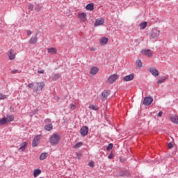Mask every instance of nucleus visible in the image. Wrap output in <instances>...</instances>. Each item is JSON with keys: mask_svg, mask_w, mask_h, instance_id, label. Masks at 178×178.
I'll return each instance as SVG.
<instances>
[{"mask_svg": "<svg viewBox=\"0 0 178 178\" xmlns=\"http://www.w3.org/2000/svg\"><path fill=\"white\" fill-rule=\"evenodd\" d=\"M60 135L59 134H54L49 138V141L51 145H58L60 142Z\"/></svg>", "mask_w": 178, "mask_h": 178, "instance_id": "nucleus-1", "label": "nucleus"}, {"mask_svg": "<svg viewBox=\"0 0 178 178\" xmlns=\"http://www.w3.org/2000/svg\"><path fill=\"white\" fill-rule=\"evenodd\" d=\"M118 79H119V75H118V74H114L108 78L107 83L109 84H113V83H115Z\"/></svg>", "mask_w": 178, "mask_h": 178, "instance_id": "nucleus-2", "label": "nucleus"}, {"mask_svg": "<svg viewBox=\"0 0 178 178\" xmlns=\"http://www.w3.org/2000/svg\"><path fill=\"white\" fill-rule=\"evenodd\" d=\"M161 34V31L158 29H154L151 33V38L153 40H156L158 37H159V35Z\"/></svg>", "mask_w": 178, "mask_h": 178, "instance_id": "nucleus-3", "label": "nucleus"}, {"mask_svg": "<svg viewBox=\"0 0 178 178\" xmlns=\"http://www.w3.org/2000/svg\"><path fill=\"white\" fill-rule=\"evenodd\" d=\"M8 56L10 60H15L16 58V52H15V50L10 49L8 52Z\"/></svg>", "mask_w": 178, "mask_h": 178, "instance_id": "nucleus-4", "label": "nucleus"}, {"mask_svg": "<svg viewBox=\"0 0 178 178\" xmlns=\"http://www.w3.org/2000/svg\"><path fill=\"white\" fill-rule=\"evenodd\" d=\"M40 140H41V135H37L33 140L32 147H37L40 144Z\"/></svg>", "mask_w": 178, "mask_h": 178, "instance_id": "nucleus-5", "label": "nucleus"}, {"mask_svg": "<svg viewBox=\"0 0 178 178\" xmlns=\"http://www.w3.org/2000/svg\"><path fill=\"white\" fill-rule=\"evenodd\" d=\"M45 87V83L38 82L36 83V87L35 88V91H42V88Z\"/></svg>", "mask_w": 178, "mask_h": 178, "instance_id": "nucleus-6", "label": "nucleus"}, {"mask_svg": "<svg viewBox=\"0 0 178 178\" xmlns=\"http://www.w3.org/2000/svg\"><path fill=\"white\" fill-rule=\"evenodd\" d=\"M78 19L83 23L87 22V14L86 13H81L78 14Z\"/></svg>", "mask_w": 178, "mask_h": 178, "instance_id": "nucleus-7", "label": "nucleus"}, {"mask_svg": "<svg viewBox=\"0 0 178 178\" xmlns=\"http://www.w3.org/2000/svg\"><path fill=\"white\" fill-rule=\"evenodd\" d=\"M80 133L83 137H86V136L88 134V127L87 126L82 127L81 128Z\"/></svg>", "mask_w": 178, "mask_h": 178, "instance_id": "nucleus-8", "label": "nucleus"}, {"mask_svg": "<svg viewBox=\"0 0 178 178\" xmlns=\"http://www.w3.org/2000/svg\"><path fill=\"white\" fill-rule=\"evenodd\" d=\"M142 55H145V56H148V58H152V51L149 49H143L141 51Z\"/></svg>", "mask_w": 178, "mask_h": 178, "instance_id": "nucleus-9", "label": "nucleus"}, {"mask_svg": "<svg viewBox=\"0 0 178 178\" xmlns=\"http://www.w3.org/2000/svg\"><path fill=\"white\" fill-rule=\"evenodd\" d=\"M154 99L152 97H146L143 100V105L149 106L152 104Z\"/></svg>", "mask_w": 178, "mask_h": 178, "instance_id": "nucleus-10", "label": "nucleus"}, {"mask_svg": "<svg viewBox=\"0 0 178 178\" xmlns=\"http://www.w3.org/2000/svg\"><path fill=\"white\" fill-rule=\"evenodd\" d=\"M104 22H105V19L104 18H98L95 20L94 26L95 27H98V26H102Z\"/></svg>", "mask_w": 178, "mask_h": 178, "instance_id": "nucleus-11", "label": "nucleus"}, {"mask_svg": "<svg viewBox=\"0 0 178 178\" xmlns=\"http://www.w3.org/2000/svg\"><path fill=\"white\" fill-rule=\"evenodd\" d=\"M149 72H151L152 76H154L155 77H156V76H159V71H158V69H156V67H150L149 69Z\"/></svg>", "mask_w": 178, "mask_h": 178, "instance_id": "nucleus-12", "label": "nucleus"}, {"mask_svg": "<svg viewBox=\"0 0 178 178\" xmlns=\"http://www.w3.org/2000/svg\"><path fill=\"white\" fill-rule=\"evenodd\" d=\"M98 72H99V68L97 67H92L89 73L91 74V76H95V74H98Z\"/></svg>", "mask_w": 178, "mask_h": 178, "instance_id": "nucleus-13", "label": "nucleus"}, {"mask_svg": "<svg viewBox=\"0 0 178 178\" xmlns=\"http://www.w3.org/2000/svg\"><path fill=\"white\" fill-rule=\"evenodd\" d=\"M170 120L172 123H175V124H178V115H171L170 116Z\"/></svg>", "mask_w": 178, "mask_h": 178, "instance_id": "nucleus-14", "label": "nucleus"}, {"mask_svg": "<svg viewBox=\"0 0 178 178\" xmlns=\"http://www.w3.org/2000/svg\"><path fill=\"white\" fill-rule=\"evenodd\" d=\"M48 54H51V55H56L58 54V49L55 47H51L47 49Z\"/></svg>", "mask_w": 178, "mask_h": 178, "instance_id": "nucleus-15", "label": "nucleus"}, {"mask_svg": "<svg viewBox=\"0 0 178 178\" xmlns=\"http://www.w3.org/2000/svg\"><path fill=\"white\" fill-rule=\"evenodd\" d=\"M134 79V74L127 75L124 77V81H131Z\"/></svg>", "mask_w": 178, "mask_h": 178, "instance_id": "nucleus-16", "label": "nucleus"}, {"mask_svg": "<svg viewBox=\"0 0 178 178\" xmlns=\"http://www.w3.org/2000/svg\"><path fill=\"white\" fill-rule=\"evenodd\" d=\"M26 147H27V143L24 142L20 144L19 151H20V152H24V150L26 149Z\"/></svg>", "mask_w": 178, "mask_h": 178, "instance_id": "nucleus-17", "label": "nucleus"}, {"mask_svg": "<svg viewBox=\"0 0 178 178\" xmlns=\"http://www.w3.org/2000/svg\"><path fill=\"white\" fill-rule=\"evenodd\" d=\"M108 41H109L108 38H102L99 40V42H100L101 45H106V44H108Z\"/></svg>", "mask_w": 178, "mask_h": 178, "instance_id": "nucleus-18", "label": "nucleus"}, {"mask_svg": "<svg viewBox=\"0 0 178 178\" xmlns=\"http://www.w3.org/2000/svg\"><path fill=\"white\" fill-rule=\"evenodd\" d=\"M38 41V38L37 36H35V37L31 38L29 42V44H37Z\"/></svg>", "mask_w": 178, "mask_h": 178, "instance_id": "nucleus-19", "label": "nucleus"}, {"mask_svg": "<svg viewBox=\"0 0 178 178\" xmlns=\"http://www.w3.org/2000/svg\"><path fill=\"white\" fill-rule=\"evenodd\" d=\"M86 10H90V11L94 10V3H90L88 4V5H86Z\"/></svg>", "mask_w": 178, "mask_h": 178, "instance_id": "nucleus-20", "label": "nucleus"}, {"mask_svg": "<svg viewBox=\"0 0 178 178\" xmlns=\"http://www.w3.org/2000/svg\"><path fill=\"white\" fill-rule=\"evenodd\" d=\"M110 94H111V91H109V90H104V91L102 93V95L103 98H104L105 99H106V98H108V97L109 96Z\"/></svg>", "mask_w": 178, "mask_h": 178, "instance_id": "nucleus-21", "label": "nucleus"}, {"mask_svg": "<svg viewBox=\"0 0 178 178\" xmlns=\"http://www.w3.org/2000/svg\"><path fill=\"white\" fill-rule=\"evenodd\" d=\"M147 26H148V23L147 22H143L139 24L140 30H144Z\"/></svg>", "mask_w": 178, "mask_h": 178, "instance_id": "nucleus-22", "label": "nucleus"}, {"mask_svg": "<svg viewBox=\"0 0 178 178\" xmlns=\"http://www.w3.org/2000/svg\"><path fill=\"white\" fill-rule=\"evenodd\" d=\"M41 175V170L40 169H35L33 170V177H37Z\"/></svg>", "mask_w": 178, "mask_h": 178, "instance_id": "nucleus-23", "label": "nucleus"}, {"mask_svg": "<svg viewBox=\"0 0 178 178\" xmlns=\"http://www.w3.org/2000/svg\"><path fill=\"white\" fill-rule=\"evenodd\" d=\"M168 76H163L162 78H160L158 81L156 82L157 84H162L165 81V80H167Z\"/></svg>", "mask_w": 178, "mask_h": 178, "instance_id": "nucleus-24", "label": "nucleus"}, {"mask_svg": "<svg viewBox=\"0 0 178 178\" xmlns=\"http://www.w3.org/2000/svg\"><path fill=\"white\" fill-rule=\"evenodd\" d=\"M7 122H13L15 120V117L12 115H8L7 117L6 118Z\"/></svg>", "mask_w": 178, "mask_h": 178, "instance_id": "nucleus-25", "label": "nucleus"}, {"mask_svg": "<svg viewBox=\"0 0 178 178\" xmlns=\"http://www.w3.org/2000/svg\"><path fill=\"white\" fill-rule=\"evenodd\" d=\"M82 145H83V143L82 142H79L74 145L73 148L74 149H77V148H80V147H82Z\"/></svg>", "mask_w": 178, "mask_h": 178, "instance_id": "nucleus-26", "label": "nucleus"}, {"mask_svg": "<svg viewBox=\"0 0 178 178\" xmlns=\"http://www.w3.org/2000/svg\"><path fill=\"white\" fill-rule=\"evenodd\" d=\"M89 109H91L92 111H98V107L94 104H90L88 106Z\"/></svg>", "mask_w": 178, "mask_h": 178, "instance_id": "nucleus-27", "label": "nucleus"}, {"mask_svg": "<svg viewBox=\"0 0 178 178\" xmlns=\"http://www.w3.org/2000/svg\"><path fill=\"white\" fill-rule=\"evenodd\" d=\"M41 9H42V6H41L40 4H37L35 7V12H41Z\"/></svg>", "mask_w": 178, "mask_h": 178, "instance_id": "nucleus-28", "label": "nucleus"}, {"mask_svg": "<svg viewBox=\"0 0 178 178\" xmlns=\"http://www.w3.org/2000/svg\"><path fill=\"white\" fill-rule=\"evenodd\" d=\"M59 77H60V75L59 74H56L51 77V79H52L53 81H56V80H58V79H59Z\"/></svg>", "mask_w": 178, "mask_h": 178, "instance_id": "nucleus-29", "label": "nucleus"}, {"mask_svg": "<svg viewBox=\"0 0 178 178\" xmlns=\"http://www.w3.org/2000/svg\"><path fill=\"white\" fill-rule=\"evenodd\" d=\"M52 129H54V127L52 126L51 124H49L45 127V130H47V131H51Z\"/></svg>", "mask_w": 178, "mask_h": 178, "instance_id": "nucleus-30", "label": "nucleus"}, {"mask_svg": "<svg viewBox=\"0 0 178 178\" xmlns=\"http://www.w3.org/2000/svg\"><path fill=\"white\" fill-rule=\"evenodd\" d=\"M47 153H42L40 156V161H44V159H47Z\"/></svg>", "mask_w": 178, "mask_h": 178, "instance_id": "nucleus-31", "label": "nucleus"}, {"mask_svg": "<svg viewBox=\"0 0 178 178\" xmlns=\"http://www.w3.org/2000/svg\"><path fill=\"white\" fill-rule=\"evenodd\" d=\"M136 67H143V63L141 62V60H138L136 62Z\"/></svg>", "mask_w": 178, "mask_h": 178, "instance_id": "nucleus-32", "label": "nucleus"}, {"mask_svg": "<svg viewBox=\"0 0 178 178\" xmlns=\"http://www.w3.org/2000/svg\"><path fill=\"white\" fill-rule=\"evenodd\" d=\"M7 122H8V121L6 120V118H3L0 120V124L3 125V124H6V123H7Z\"/></svg>", "mask_w": 178, "mask_h": 178, "instance_id": "nucleus-33", "label": "nucleus"}, {"mask_svg": "<svg viewBox=\"0 0 178 178\" xmlns=\"http://www.w3.org/2000/svg\"><path fill=\"white\" fill-rule=\"evenodd\" d=\"M6 98H8V96L6 95H3L0 92V100L6 99Z\"/></svg>", "mask_w": 178, "mask_h": 178, "instance_id": "nucleus-34", "label": "nucleus"}, {"mask_svg": "<svg viewBox=\"0 0 178 178\" xmlns=\"http://www.w3.org/2000/svg\"><path fill=\"white\" fill-rule=\"evenodd\" d=\"M28 9L29 10L33 11L34 10V6L31 3L29 4Z\"/></svg>", "mask_w": 178, "mask_h": 178, "instance_id": "nucleus-35", "label": "nucleus"}, {"mask_svg": "<svg viewBox=\"0 0 178 178\" xmlns=\"http://www.w3.org/2000/svg\"><path fill=\"white\" fill-rule=\"evenodd\" d=\"M112 148H113V144L110 143L108 147H106L107 151H111V149H112Z\"/></svg>", "mask_w": 178, "mask_h": 178, "instance_id": "nucleus-36", "label": "nucleus"}, {"mask_svg": "<svg viewBox=\"0 0 178 178\" xmlns=\"http://www.w3.org/2000/svg\"><path fill=\"white\" fill-rule=\"evenodd\" d=\"M88 166H90V168H94V166H95V163H94V161H90L88 163Z\"/></svg>", "mask_w": 178, "mask_h": 178, "instance_id": "nucleus-37", "label": "nucleus"}, {"mask_svg": "<svg viewBox=\"0 0 178 178\" xmlns=\"http://www.w3.org/2000/svg\"><path fill=\"white\" fill-rule=\"evenodd\" d=\"M28 88H33L34 87V83H31L27 85Z\"/></svg>", "mask_w": 178, "mask_h": 178, "instance_id": "nucleus-38", "label": "nucleus"}, {"mask_svg": "<svg viewBox=\"0 0 178 178\" xmlns=\"http://www.w3.org/2000/svg\"><path fill=\"white\" fill-rule=\"evenodd\" d=\"M76 159H81V154L76 153Z\"/></svg>", "mask_w": 178, "mask_h": 178, "instance_id": "nucleus-39", "label": "nucleus"}, {"mask_svg": "<svg viewBox=\"0 0 178 178\" xmlns=\"http://www.w3.org/2000/svg\"><path fill=\"white\" fill-rule=\"evenodd\" d=\"M168 147L170 149H172V148L173 147V144H172L171 143H168Z\"/></svg>", "mask_w": 178, "mask_h": 178, "instance_id": "nucleus-40", "label": "nucleus"}, {"mask_svg": "<svg viewBox=\"0 0 178 178\" xmlns=\"http://www.w3.org/2000/svg\"><path fill=\"white\" fill-rule=\"evenodd\" d=\"M44 70H38V73L39 74H44Z\"/></svg>", "mask_w": 178, "mask_h": 178, "instance_id": "nucleus-41", "label": "nucleus"}, {"mask_svg": "<svg viewBox=\"0 0 178 178\" xmlns=\"http://www.w3.org/2000/svg\"><path fill=\"white\" fill-rule=\"evenodd\" d=\"M27 35L28 37H30V35H31V34H33V32H31V31H27Z\"/></svg>", "mask_w": 178, "mask_h": 178, "instance_id": "nucleus-42", "label": "nucleus"}, {"mask_svg": "<svg viewBox=\"0 0 178 178\" xmlns=\"http://www.w3.org/2000/svg\"><path fill=\"white\" fill-rule=\"evenodd\" d=\"M70 108L72 109V110H74V109H76V106L74 104H71L70 105Z\"/></svg>", "mask_w": 178, "mask_h": 178, "instance_id": "nucleus-43", "label": "nucleus"}, {"mask_svg": "<svg viewBox=\"0 0 178 178\" xmlns=\"http://www.w3.org/2000/svg\"><path fill=\"white\" fill-rule=\"evenodd\" d=\"M18 70H13L11 71V73H13V74H15V73H17Z\"/></svg>", "mask_w": 178, "mask_h": 178, "instance_id": "nucleus-44", "label": "nucleus"}, {"mask_svg": "<svg viewBox=\"0 0 178 178\" xmlns=\"http://www.w3.org/2000/svg\"><path fill=\"white\" fill-rule=\"evenodd\" d=\"M163 113L162 111H160V112L158 113L159 118H161V116H162Z\"/></svg>", "mask_w": 178, "mask_h": 178, "instance_id": "nucleus-45", "label": "nucleus"}, {"mask_svg": "<svg viewBox=\"0 0 178 178\" xmlns=\"http://www.w3.org/2000/svg\"><path fill=\"white\" fill-rule=\"evenodd\" d=\"M112 158H113V155L110 154V155L108 156V159H112Z\"/></svg>", "mask_w": 178, "mask_h": 178, "instance_id": "nucleus-46", "label": "nucleus"}, {"mask_svg": "<svg viewBox=\"0 0 178 178\" xmlns=\"http://www.w3.org/2000/svg\"><path fill=\"white\" fill-rule=\"evenodd\" d=\"M90 51H95V48H94V47L90 48Z\"/></svg>", "mask_w": 178, "mask_h": 178, "instance_id": "nucleus-47", "label": "nucleus"}]
</instances>
